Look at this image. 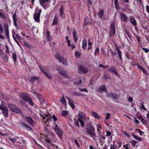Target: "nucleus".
<instances>
[{"label":"nucleus","instance_id":"nucleus-1","mask_svg":"<svg viewBox=\"0 0 149 149\" xmlns=\"http://www.w3.org/2000/svg\"><path fill=\"white\" fill-rule=\"evenodd\" d=\"M86 130L88 134L92 137H94L95 136V134L94 133L95 129L92 125H90Z\"/></svg>","mask_w":149,"mask_h":149},{"label":"nucleus","instance_id":"nucleus-2","mask_svg":"<svg viewBox=\"0 0 149 149\" xmlns=\"http://www.w3.org/2000/svg\"><path fill=\"white\" fill-rule=\"evenodd\" d=\"M20 97L21 98L24 99L26 101L28 102L31 105H33V103L31 99L27 96V94L26 93H21L20 95Z\"/></svg>","mask_w":149,"mask_h":149},{"label":"nucleus","instance_id":"nucleus-3","mask_svg":"<svg viewBox=\"0 0 149 149\" xmlns=\"http://www.w3.org/2000/svg\"><path fill=\"white\" fill-rule=\"evenodd\" d=\"M0 109L2 111L4 116L7 118L8 116V110L7 107L1 104L0 105Z\"/></svg>","mask_w":149,"mask_h":149},{"label":"nucleus","instance_id":"nucleus-4","mask_svg":"<svg viewBox=\"0 0 149 149\" xmlns=\"http://www.w3.org/2000/svg\"><path fill=\"white\" fill-rule=\"evenodd\" d=\"M115 31V23L114 22H112L110 27L109 35L110 37H113L114 36Z\"/></svg>","mask_w":149,"mask_h":149},{"label":"nucleus","instance_id":"nucleus-5","mask_svg":"<svg viewBox=\"0 0 149 149\" xmlns=\"http://www.w3.org/2000/svg\"><path fill=\"white\" fill-rule=\"evenodd\" d=\"M79 72L81 74H84L87 72V68L79 65L78 67Z\"/></svg>","mask_w":149,"mask_h":149},{"label":"nucleus","instance_id":"nucleus-6","mask_svg":"<svg viewBox=\"0 0 149 149\" xmlns=\"http://www.w3.org/2000/svg\"><path fill=\"white\" fill-rule=\"evenodd\" d=\"M119 96V95L115 93H109L107 94V97H111L113 99H117Z\"/></svg>","mask_w":149,"mask_h":149},{"label":"nucleus","instance_id":"nucleus-7","mask_svg":"<svg viewBox=\"0 0 149 149\" xmlns=\"http://www.w3.org/2000/svg\"><path fill=\"white\" fill-rule=\"evenodd\" d=\"M5 33L6 35L8 38H9L8 27V24L5 23L3 26Z\"/></svg>","mask_w":149,"mask_h":149},{"label":"nucleus","instance_id":"nucleus-8","mask_svg":"<svg viewBox=\"0 0 149 149\" xmlns=\"http://www.w3.org/2000/svg\"><path fill=\"white\" fill-rule=\"evenodd\" d=\"M79 118L78 119H80L83 120H86L85 115L84 113L82 112H79L78 115Z\"/></svg>","mask_w":149,"mask_h":149},{"label":"nucleus","instance_id":"nucleus-9","mask_svg":"<svg viewBox=\"0 0 149 149\" xmlns=\"http://www.w3.org/2000/svg\"><path fill=\"white\" fill-rule=\"evenodd\" d=\"M25 119L31 125H33L34 124V121L31 117L29 116L26 117Z\"/></svg>","mask_w":149,"mask_h":149},{"label":"nucleus","instance_id":"nucleus-10","mask_svg":"<svg viewBox=\"0 0 149 149\" xmlns=\"http://www.w3.org/2000/svg\"><path fill=\"white\" fill-rule=\"evenodd\" d=\"M39 67L42 72L45 74V72H46L48 70V69L47 67L39 66Z\"/></svg>","mask_w":149,"mask_h":149},{"label":"nucleus","instance_id":"nucleus-11","mask_svg":"<svg viewBox=\"0 0 149 149\" xmlns=\"http://www.w3.org/2000/svg\"><path fill=\"white\" fill-rule=\"evenodd\" d=\"M77 33V32L76 31L75 29H74L73 30L72 35L73 37L74 40L75 42H77L78 40V38L76 36Z\"/></svg>","mask_w":149,"mask_h":149},{"label":"nucleus","instance_id":"nucleus-12","mask_svg":"<svg viewBox=\"0 0 149 149\" xmlns=\"http://www.w3.org/2000/svg\"><path fill=\"white\" fill-rule=\"evenodd\" d=\"M56 132L60 138L62 137L63 132L62 130H58L56 131Z\"/></svg>","mask_w":149,"mask_h":149},{"label":"nucleus","instance_id":"nucleus-13","mask_svg":"<svg viewBox=\"0 0 149 149\" xmlns=\"http://www.w3.org/2000/svg\"><path fill=\"white\" fill-rule=\"evenodd\" d=\"M40 15L39 14H35L33 15L34 19L35 21L37 22H39Z\"/></svg>","mask_w":149,"mask_h":149},{"label":"nucleus","instance_id":"nucleus-14","mask_svg":"<svg viewBox=\"0 0 149 149\" xmlns=\"http://www.w3.org/2000/svg\"><path fill=\"white\" fill-rule=\"evenodd\" d=\"M13 19L14 21V25L16 26L17 19L16 17V11H15L13 15Z\"/></svg>","mask_w":149,"mask_h":149},{"label":"nucleus","instance_id":"nucleus-15","mask_svg":"<svg viewBox=\"0 0 149 149\" xmlns=\"http://www.w3.org/2000/svg\"><path fill=\"white\" fill-rule=\"evenodd\" d=\"M120 17L121 19L123 21H125L127 19V17L123 13H122L120 14Z\"/></svg>","mask_w":149,"mask_h":149},{"label":"nucleus","instance_id":"nucleus-16","mask_svg":"<svg viewBox=\"0 0 149 149\" xmlns=\"http://www.w3.org/2000/svg\"><path fill=\"white\" fill-rule=\"evenodd\" d=\"M91 116L97 119H99L100 117L98 115L96 112L93 111L91 113Z\"/></svg>","mask_w":149,"mask_h":149},{"label":"nucleus","instance_id":"nucleus-17","mask_svg":"<svg viewBox=\"0 0 149 149\" xmlns=\"http://www.w3.org/2000/svg\"><path fill=\"white\" fill-rule=\"evenodd\" d=\"M66 98L69 101V105H70V107L72 108L73 109L74 108L75 106L73 104V101L69 98L66 97Z\"/></svg>","mask_w":149,"mask_h":149},{"label":"nucleus","instance_id":"nucleus-18","mask_svg":"<svg viewBox=\"0 0 149 149\" xmlns=\"http://www.w3.org/2000/svg\"><path fill=\"white\" fill-rule=\"evenodd\" d=\"M131 23L134 25H135L136 24V22L135 19L133 17H130V18Z\"/></svg>","mask_w":149,"mask_h":149},{"label":"nucleus","instance_id":"nucleus-19","mask_svg":"<svg viewBox=\"0 0 149 149\" xmlns=\"http://www.w3.org/2000/svg\"><path fill=\"white\" fill-rule=\"evenodd\" d=\"M13 112H15L17 113L20 114L22 113V111L19 108H18L17 106L14 110L13 111Z\"/></svg>","mask_w":149,"mask_h":149},{"label":"nucleus","instance_id":"nucleus-20","mask_svg":"<svg viewBox=\"0 0 149 149\" xmlns=\"http://www.w3.org/2000/svg\"><path fill=\"white\" fill-rule=\"evenodd\" d=\"M98 92H102V91H105L107 93V91L105 87H104V86H101L99 88V91H98Z\"/></svg>","mask_w":149,"mask_h":149},{"label":"nucleus","instance_id":"nucleus-21","mask_svg":"<svg viewBox=\"0 0 149 149\" xmlns=\"http://www.w3.org/2000/svg\"><path fill=\"white\" fill-rule=\"evenodd\" d=\"M8 106L10 109L12 111H13L16 107L15 105L12 104H9Z\"/></svg>","mask_w":149,"mask_h":149},{"label":"nucleus","instance_id":"nucleus-22","mask_svg":"<svg viewBox=\"0 0 149 149\" xmlns=\"http://www.w3.org/2000/svg\"><path fill=\"white\" fill-rule=\"evenodd\" d=\"M21 124L23 127H26L29 130H30L31 129V128L24 123L22 122L21 123Z\"/></svg>","mask_w":149,"mask_h":149},{"label":"nucleus","instance_id":"nucleus-23","mask_svg":"<svg viewBox=\"0 0 149 149\" xmlns=\"http://www.w3.org/2000/svg\"><path fill=\"white\" fill-rule=\"evenodd\" d=\"M116 49L117 51L118 54V55L119 58H120V60H122V57H121V51L118 49V47L116 46Z\"/></svg>","mask_w":149,"mask_h":149},{"label":"nucleus","instance_id":"nucleus-24","mask_svg":"<svg viewBox=\"0 0 149 149\" xmlns=\"http://www.w3.org/2000/svg\"><path fill=\"white\" fill-rule=\"evenodd\" d=\"M39 114L41 116H42L44 119H45L46 117H48V116L47 114H45L41 110H40L39 111Z\"/></svg>","mask_w":149,"mask_h":149},{"label":"nucleus","instance_id":"nucleus-25","mask_svg":"<svg viewBox=\"0 0 149 149\" xmlns=\"http://www.w3.org/2000/svg\"><path fill=\"white\" fill-rule=\"evenodd\" d=\"M38 79L39 78L38 77H36L35 76H33L31 77V79L29 81L30 82H33L36 80H38Z\"/></svg>","mask_w":149,"mask_h":149},{"label":"nucleus","instance_id":"nucleus-26","mask_svg":"<svg viewBox=\"0 0 149 149\" xmlns=\"http://www.w3.org/2000/svg\"><path fill=\"white\" fill-rule=\"evenodd\" d=\"M58 21V18L57 17L55 16L52 25L54 26L56 25L57 24Z\"/></svg>","mask_w":149,"mask_h":149},{"label":"nucleus","instance_id":"nucleus-27","mask_svg":"<svg viewBox=\"0 0 149 149\" xmlns=\"http://www.w3.org/2000/svg\"><path fill=\"white\" fill-rule=\"evenodd\" d=\"M60 101L62 104L63 105H66V101L63 95L62 97L61 98Z\"/></svg>","mask_w":149,"mask_h":149},{"label":"nucleus","instance_id":"nucleus-28","mask_svg":"<svg viewBox=\"0 0 149 149\" xmlns=\"http://www.w3.org/2000/svg\"><path fill=\"white\" fill-rule=\"evenodd\" d=\"M59 73L64 76L66 74V72L64 70L58 69Z\"/></svg>","mask_w":149,"mask_h":149},{"label":"nucleus","instance_id":"nucleus-29","mask_svg":"<svg viewBox=\"0 0 149 149\" xmlns=\"http://www.w3.org/2000/svg\"><path fill=\"white\" fill-rule=\"evenodd\" d=\"M87 42L86 40H84L83 41L82 48L83 49H85L87 46Z\"/></svg>","mask_w":149,"mask_h":149},{"label":"nucleus","instance_id":"nucleus-30","mask_svg":"<svg viewBox=\"0 0 149 149\" xmlns=\"http://www.w3.org/2000/svg\"><path fill=\"white\" fill-rule=\"evenodd\" d=\"M38 97L39 98V101L41 104H42L44 103V100L42 96L39 95Z\"/></svg>","mask_w":149,"mask_h":149},{"label":"nucleus","instance_id":"nucleus-31","mask_svg":"<svg viewBox=\"0 0 149 149\" xmlns=\"http://www.w3.org/2000/svg\"><path fill=\"white\" fill-rule=\"evenodd\" d=\"M115 70L116 69L114 67L111 66L109 69L108 71L110 72L113 73Z\"/></svg>","mask_w":149,"mask_h":149},{"label":"nucleus","instance_id":"nucleus-32","mask_svg":"<svg viewBox=\"0 0 149 149\" xmlns=\"http://www.w3.org/2000/svg\"><path fill=\"white\" fill-rule=\"evenodd\" d=\"M103 11L102 10L99 11L98 13L99 17L102 18L103 15Z\"/></svg>","mask_w":149,"mask_h":149},{"label":"nucleus","instance_id":"nucleus-33","mask_svg":"<svg viewBox=\"0 0 149 149\" xmlns=\"http://www.w3.org/2000/svg\"><path fill=\"white\" fill-rule=\"evenodd\" d=\"M132 136H133V137L135 139L139 141H141L142 139L141 138L138 137L136 135L134 134H132Z\"/></svg>","mask_w":149,"mask_h":149},{"label":"nucleus","instance_id":"nucleus-34","mask_svg":"<svg viewBox=\"0 0 149 149\" xmlns=\"http://www.w3.org/2000/svg\"><path fill=\"white\" fill-rule=\"evenodd\" d=\"M68 112L66 111H63L61 113L62 116H66L68 114Z\"/></svg>","mask_w":149,"mask_h":149},{"label":"nucleus","instance_id":"nucleus-35","mask_svg":"<svg viewBox=\"0 0 149 149\" xmlns=\"http://www.w3.org/2000/svg\"><path fill=\"white\" fill-rule=\"evenodd\" d=\"M24 43L25 45L29 48H31L32 47V46L29 43L26 41H24Z\"/></svg>","mask_w":149,"mask_h":149},{"label":"nucleus","instance_id":"nucleus-36","mask_svg":"<svg viewBox=\"0 0 149 149\" xmlns=\"http://www.w3.org/2000/svg\"><path fill=\"white\" fill-rule=\"evenodd\" d=\"M63 6H60V7L59 8V10L60 11V14H61L60 16L61 17L62 16V15H63Z\"/></svg>","mask_w":149,"mask_h":149},{"label":"nucleus","instance_id":"nucleus-37","mask_svg":"<svg viewBox=\"0 0 149 149\" xmlns=\"http://www.w3.org/2000/svg\"><path fill=\"white\" fill-rule=\"evenodd\" d=\"M73 94L74 95H77V96H83V95L82 94H81L80 93L75 91H74L73 92Z\"/></svg>","mask_w":149,"mask_h":149},{"label":"nucleus","instance_id":"nucleus-38","mask_svg":"<svg viewBox=\"0 0 149 149\" xmlns=\"http://www.w3.org/2000/svg\"><path fill=\"white\" fill-rule=\"evenodd\" d=\"M49 0H39L40 3L41 5H42L44 3L48 1Z\"/></svg>","mask_w":149,"mask_h":149},{"label":"nucleus","instance_id":"nucleus-39","mask_svg":"<svg viewBox=\"0 0 149 149\" xmlns=\"http://www.w3.org/2000/svg\"><path fill=\"white\" fill-rule=\"evenodd\" d=\"M99 52V48L97 47L95 50V53L94 54L95 56H97Z\"/></svg>","mask_w":149,"mask_h":149},{"label":"nucleus","instance_id":"nucleus-40","mask_svg":"<svg viewBox=\"0 0 149 149\" xmlns=\"http://www.w3.org/2000/svg\"><path fill=\"white\" fill-rule=\"evenodd\" d=\"M78 120L81 123V126L82 127H83L84 125V122L85 120H81L80 119H78Z\"/></svg>","mask_w":149,"mask_h":149},{"label":"nucleus","instance_id":"nucleus-41","mask_svg":"<svg viewBox=\"0 0 149 149\" xmlns=\"http://www.w3.org/2000/svg\"><path fill=\"white\" fill-rule=\"evenodd\" d=\"M110 50L112 54V56L113 57L117 55V53L115 51H112L110 49Z\"/></svg>","mask_w":149,"mask_h":149},{"label":"nucleus","instance_id":"nucleus-42","mask_svg":"<svg viewBox=\"0 0 149 149\" xmlns=\"http://www.w3.org/2000/svg\"><path fill=\"white\" fill-rule=\"evenodd\" d=\"M60 62H62V64H63L67 65V64L66 60L64 59L63 58H62V59L61 60V61Z\"/></svg>","mask_w":149,"mask_h":149},{"label":"nucleus","instance_id":"nucleus-43","mask_svg":"<svg viewBox=\"0 0 149 149\" xmlns=\"http://www.w3.org/2000/svg\"><path fill=\"white\" fill-rule=\"evenodd\" d=\"M13 54V57L14 60V62H15L16 61V54L15 53H12Z\"/></svg>","mask_w":149,"mask_h":149},{"label":"nucleus","instance_id":"nucleus-44","mask_svg":"<svg viewBox=\"0 0 149 149\" xmlns=\"http://www.w3.org/2000/svg\"><path fill=\"white\" fill-rule=\"evenodd\" d=\"M56 58L59 60L60 61H61V60H62L63 58V57H61L60 55H56Z\"/></svg>","mask_w":149,"mask_h":149},{"label":"nucleus","instance_id":"nucleus-45","mask_svg":"<svg viewBox=\"0 0 149 149\" xmlns=\"http://www.w3.org/2000/svg\"><path fill=\"white\" fill-rule=\"evenodd\" d=\"M85 22L86 24H88L91 23L90 22L88 21V18H86L85 19Z\"/></svg>","mask_w":149,"mask_h":149},{"label":"nucleus","instance_id":"nucleus-46","mask_svg":"<svg viewBox=\"0 0 149 149\" xmlns=\"http://www.w3.org/2000/svg\"><path fill=\"white\" fill-rule=\"evenodd\" d=\"M13 39H14V40L16 42V43H17L18 45L20 47H21V45L19 44L18 43L17 41L16 40V39H15L14 35V33H13Z\"/></svg>","mask_w":149,"mask_h":149},{"label":"nucleus","instance_id":"nucleus-47","mask_svg":"<svg viewBox=\"0 0 149 149\" xmlns=\"http://www.w3.org/2000/svg\"><path fill=\"white\" fill-rule=\"evenodd\" d=\"M141 122H142L144 124L146 125L147 123V121L146 120H145L143 118H142V117H141Z\"/></svg>","mask_w":149,"mask_h":149},{"label":"nucleus","instance_id":"nucleus-48","mask_svg":"<svg viewBox=\"0 0 149 149\" xmlns=\"http://www.w3.org/2000/svg\"><path fill=\"white\" fill-rule=\"evenodd\" d=\"M16 37L15 38V39L18 40H21L22 39L21 37L18 34H15Z\"/></svg>","mask_w":149,"mask_h":149},{"label":"nucleus","instance_id":"nucleus-49","mask_svg":"<svg viewBox=\"0 0 149 149\" xmlns=\"http://www.w3.org/2000/svg\"><path fill=\"white\" fill-rule=\"evenodd\" d=\"M104 79H110V77L108 76L107 74H104Z\"/></svg>","mask_w":149,"mask_h":149},{"label":"nucleus","instance_id":"nucleus-50","mask_svg":"<svg viewBox=\"0 0 149 149\" xmlns=\"http://www.w3.org/2000/svg\"><path fill=\"white\" fill-rule=\"evenodd\" d=\"M2 57L4 61L5 62H7L8 61V60L7 58V56L6 55H4V56H2Z\"/></svg>","mask_w":149,"mask_h":149},{"label":"nucleus","instance_id":"nucleus-51","mask_svg":"<svg viewBox=\"0 0 149 149\" xmlns=\"http://www.w3.org/2000/svg\"><path fill=\"white\" fill-rule=\"evenodd\" d=\"M3 32V29L2 26L0 24V34H2Z\"/></svg>","mask_w":149,"mask_h":149},{"label":"nucleus","instance_id":"nucleus-52","mask_svg":"<svg viewBox=\"0 0 149 149\" xmlns=\"http://www.w3.org/2000/svg\"><path fill=\"white\" fill-rule=\"evenodd\" d=\"M141 107L142 108L143 110H144L145 111H146L147 109H146L145 108L144 105V103L143 102L141 103Z\"/></svg>","mask_w":149,"mask_h":149},{"label":"nucleus","instance_id":"nucleus-53","mask_svg":"<svg viewBox=\"0 0 149 149\" xmlns=\"http://www.w3.org/2000/svg\"><path fill=\"white\" fill-rule=\"evenodd\" d=\"M5 47L6 48V53H9V48L7 46V45H5Z\"/></svg>","mask_w":149,"mask_h":149},{"label":"nucleus","instance_id":"nucleus-54","mask_svg":"<svg viewBox=\"0 0 149 149\" xmlns=\"http://www.w3.org/2000/svg\"><path fill=\"white\" fill-rule=\"evenodd\" d=\"M110 115H111V114L110 113H107L106 114V117L105 118V119L106 120L109 119L110 116Z\"/></svg>","mask_w":149,"mask_h":149},{"label":"nucleus","instance_id":"nucleus-55","mask_svg":"<svg viewBox=\"0 0 149 149\" xmlns=\"http://www.w3.org/2000/svg\"><path fill=\"white\" fill-rule=\"evenodd\" d=\"M54 130H55V132H56V131L58 130H59L60 129H59L58 128V125L57 124L55 125V127L54 128Z\"/></svg>","mask_w":149,"mask_h":149},{"label":"nucleus","instance_id":"nucleus-56","mask_svg":"<svg viewBox=\"0 0 149 149\" xmlns=\"http://www.w3.org/2000/svg\"><path fill=\"white\" fill-rule=\"evenodd\" d=\"M79 90L80 91H85L87 93L88 92V91L86 89V88H84V89H81V88H79Z\"/></svg>","mask_w":149,"mask_h":149},{"label":"nucleus","instance_id":"nucleus-57","mask_svg":"<svg viewBox=\"0 0 149 149\" xmlns=\"http://www.w3.org/2000/svg\"><path fill=\"white\" fill-rule=\"evenodd\" d=\"M9 139L13 143H15L16 140V139L14 138H11L9 137Z\"/></svg>","mask_w":149,"mask_h":149},{"label":"nucleus","instance_id":"nucleus-58","mask_svg":"<svg viewBox=\"0 0 149 149\" xmlns=\"http://www.w3.org/2000/svg\"><path fill=\"white\" fill-rule=\"evenodd\" d=\"M4 54L2 50L0 49V56L1 57L3 56L4 55Z\"/></svg>","mask_w":149,"mask_h":149},{"label":"nucleus","instance_id":"nucleus-59","mask_svg":"<svg viewBox=\"0 0 149 149\" xmlns=\"http://www.w3.org/2000/svg\"><path fill=\"white\" fill-rule=\"evenodd\" d=\"M114 4L116 7V8L118 5V0H115Z\"/></svg>","mask_w":149,"mask_h":149},{"label":"nucleus","instance_id":"nucleus-60","mask_svg":"<svg viewBox=\"0 0 149 149\" xmlns=\"http://www.w3.org/2000/svg\"><path fill=\"white\" fill-rule=\"evenodd\" d=\"M45 74L46 75L49 79H50L52 78V77L51 75H49L46 72H45Z\"/></svg>","mask_w":149,"mask_h":149},{"label":"nucleus","instance_id":"nucleus-61","mask_svg":"<svg viewBox=\"0 0 149 149\" xmlns=\"http://www.w3.org/2000/svg\"><path fill=\"white\" fill-rule=\"evenodd\" d=\"M117 148V146H115V145H111V147L110 149H116Z\"/></svg>","mask_w":149,"mask_h":149},{"label":"nucleus","instance_id":"nucleus-62","mask_svg":"<svg viewBox=\"0 0 149 149\" xmlns=\"http://www.w3.org/2000/svg\"><path fill=\"white\" fill-rule=\"evenodd\" d=\"M75 55L77 58H79L80 56V53L77 52H76L75 54Z\"/></svg>","mask_w":149,"mask_h":149},{"label":"nucleus","instance_id":"nucleus-63","mask_svg":"<svg viewBox=\"0 0 149 149\" xmlns=\"http://www.w3.org/2000/svg\"><path fill=\"white\" fill-rule=\"evenodd\" d=\"M133 100V98L132 97H130L128 99V101L129 102H132Z\"/></svg>","mask_w":149,"mask_h":149},{"label":"nucleus","instance_id":"nucleus-64","mask_svg":"<svg viewBox=\"0 0 149 149\" xmlns=\"http://www.w3.org/2000/svg\"><path fill=\"white\" fill-rule=\"evenodd\" d=\"M143 50H144L145 52L146 53H147L149 51V50L146 48H142Z\"/></svg>","mask_w":149,"mask_h":149}]
</instances>
